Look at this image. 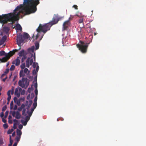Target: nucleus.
<instances>
[{"label": "nucleus", "mask_w": 146, "mask_h": 146, "mask_svg": "<svg viewBox=\"0 0 146 146\" xmlns=\"http://www.w3.org/2000/svg\"><path fill=\"white\" fill-rule=\"evenodd\" d=\"M35 95L36 96H37L38 94V90L37 89H35Z\"/></svg>", "instance_id": "nucleus-47"}, {"label": "nucleus", "mask_w": 146, "mask_h": 146, "mask_svg": "<svg viewBox=\"0 0 146 146\" xmlns=\"http://www.w3.org/2000/svg\"><path fill=\"white\" fill-rule=\"evenodd\" d=\"M36 71L35 69H34L33 71V74L34 75H35L36 74H37V72H36Z\"/></svg>", "instance_id": "nucleus-35"}, {"label": "nucleus", "mask_w": 146, "mask_h": 146, "mask_svg": "<svg viewBox=\"0 0 146 146\" xmlns=\"http://www.w3.org/2000/svg\"><path fill=\"white\" fill-rule=\"evenodd\" d=\"M28 102H29V104H28V105L31 106V105H32V103H33L32 101V100H30Z\"/></svg>", "instance_id": "nucleus-42"}, {"label": "nucleus", "mask_w": 146, "mask_h": 146, "mask_svg": "<svg viewBox=\"0 0 146 146\" xmlns=\"http://www.w3.org/2000/svg\"><path fill=\"white\" fill-rule=\"evenodd\" d=\"M37 96H36L34 100V102H36V101L37 100Z\"/></svg>", "instance_id": "nucleus-51"}, {"label": "nucleus", "mask_w": 146, "mask_h": 146, "mask_svg": "<svg viewBox=\"0 0 146 146\" xmlns=\"http://www.w3.org/2000/svg\"><path fill=\"white\" fill-rule=\"evenodd\" d=\"M2 121L4 123H6V120L3 118H2Z\"/></svg>", "instance_id": "nucleus-54"}, {"label": "nucleus", "mask_w": 146, "mask_h": 146, "mask_svg": "<svg viewBox=\"0 0 146 146\" xmlns=\"http://www.w3.org/2000/svg\"><path fill=\"white\" fill-rule=\"evenodd\" d=\"M0 117H3V116H4V113L3 112H2L1 113V114H0Z\"/></svg>", "instance_id": "nucleus-53"}, {"label": "nucleus", "mask_w": 146, "mask_h": 146, "mask_svg": "<svg viewBox=\"0 0 146 146\" xmlns=\"http://www.w3.org/2000/svg\"><path fill=\"white\" fill-rule=\"evenodd\" d=\"M28 72V73H29V71L28 69L27 68H25L24 70V73H27V72Z\"/></svg>", "instance_id": "nucleus-37"}, {"label": "nucleus", "mask_w": 146, "mask_h": 146, "mask_svg": "<svg viewBox=\"0 0 146 146\" xmlns=\"http://www.w3.org/2000/svg\"><path fill=\"white\" fill-rule=\"evenodd\" d=\"M4 42H3L2 40H0V45H1L3 44Z\"/></svg>", "instance_id": "nucleus-59"}, {"label": "nucleus", "mask_w": 146, "mask_h": 146, "mask_svg": "<svg viewBox=\"0 0 146 146\" xmlns=\"http://www.w3.org/2000/svg\"><path fill=\"white\" fill-rule=\"evenodd\" d=\"M35 108H32L31 109V112H33V111H34V109Z\"/></svg>", "instance_id": "nucleus-62"}, {"label": "nucleus", "mask_w": 146, "mask_h": 146, "mask_svg": "<svg viewBox=\"0 0 146 146\" xmlns=\"http://www.w3.org/2000/svg\"><path fill=\"white\" fill-rule=\"evenodd\" d=\"M23 126L21 124L19 125V128L20 129H21L23 128Z\"/></svg>", "instance_id": "nucleus-52"}, {"label": "nucleus", "mask_w": 146, "mask_h": 146, "mask_svg": "<svg viewBox=\"0 0 146 146\" xmlns=\"http://www.w3.org/2000/svg\"><path fill=\"white\" fill-rule=\"evenodd\" d=\"M39 69V67L38 65H37L36 67V69L35 70L36 71L38 72V70Z\"/></svg>", "instance_id": "nucleus-56"}, {"label": "nucleus", "mask_w": 146, "mask_h": 146, "mask_svg": "<svg viewBox=\"0 0 146 146\" xmlns=\"http://www.w3.org/2000/svg\"><path fill=\"white\" fill-rule=\"evenodd\" d=\"M27 57L26 56V55H24L23 56V57L21 59V62H23L26 59Z\"/></svg>", "instance_id": "nucleus-27"}, {"label": "nucleus", "mask_w": 146, "mask_h": 146, "mask_svg": "<svg viewBox=\"0 0 146 146\" xmlns=\"http://www.w3.org/2000/svg\"><path fill=\"white\" fill-rule=\"evenodd\" d=\"M4 31L6 33H8L9 30V27H4L3 28Z\"/></svg>", "instance_id": "nucleus-19"}, {"label": "nucleus", "mask_w": 146, "mask_h": 146, "mask_svg": "<svg viewBox=\"0 0 146 146\" xmlns=\"http://www.w3.org/2000/svg\"><path fill=\"white\" fill-rule=\"evenodd\" d=\"M29 119L30 117L29 116H27L25 118V120L27 121L28 120V121L29 120Z\"/></svg>", "instance_id": "nucleus-49"}, {"label": "nucleus", "mask_w": 146, "mask_h": 146, "mask_svg": "<svg viewBox=\"0 0 146 146\" xmlns=\"http://www.w3.org/2000/svg\"><path fill=\"white\" fill-rule=\"evenodd\" d=\"M33 56V54H31L30 57H29L27 59L26 61V67L29 68L30 65H31L32 64L33 62V59L32 58Z\"/></svg>", "instance_id": "nucleus-7"}, {"label": "nucleus", "mask_w": 146, "mask_h": 146, "mask_svg": "<svg viewBox=\"0 0 146 146\" xmlns=\"http://www.w3.org/2000/svg\"><path fill=\"white\" fill-rule=\"evenodd\" d=\"M15 94L17 97H19L20 95V93L19 92L18 89L16 88L15 91Z\"/></svg>", "instance_id": "nucleus-13"}, {"label": "nucleus", "mask_w": 146, "mask_h": 146, "mask_svg": "<svg viewBox=\"0 0 146 146\" xmlns=\"http://www.w3.org/2000/svg\"><path fill=\"white\" fill-rule=\"evenodd\" d=\"M17 142H15L13 144V146H17Z\"/></svg>", "instance_id": "nucleus-64"}, {"label": "nucleus", "mask_w": 146, "mask_h": 146, "mask_svg": "<svg viewBox=\"0 0 146 146\" xmlns=\"http://www.w3.org/2000/svg\"><path fill=\"white\" fill-rule=\"evenodd\" d=\"M3 143H4V142L3 141V139L2 138H0V145H2Z\"/></svg>", "instance_id": "nucleus-40"}, {"label": "nucleus", "mask_w": 146, "mask_h": 146, "mask_svg": "<svg viewBox=\"0 0 146 146\" xmlns=\"http://www.w3.org/2000/svg\"><path fill=\"white\" fill-rule=\"evenodd\" d=\"M8 111H6L5 113V117L6 118L7 117V116L8 115Z\"/></svg>", "instance_id": "nucleus-45"}, {"label": "nucleus", "mask_w": 146, "mask_h": 146, "mask_svg": "<svg viewBox=\"0 0 146 146\" xmlns=\"http://www.w3.org/2000/svg\"><path fill=\"white\" fill-rule=\"evenodd\" d=\"M24 40L23 35L21 34H19L18 35L17 38V44L20 46L19 49L17 50H18L21 49L20 45L24 41Z\"/></svg>", "instance_id": "nucleus-5"}, {"label": "nucleus", "mask_w": 146, "mask_h": 146, "mask_svg": "<svg viewBox=\"0 0 146 146\" xmlns=\"http://www.w3.org/2000/svg\"><path fill=\"white\" fill-rule=\"evenodd\" d=\"M15 68V66L14 65H12L10 68V70L12 71Z\"/></svg>", "instance_id": "nucleus-30"}, {"label": "nucleus", "mask_w": 146, "mask_h": 146, "mask_svg": "<svg viewBox=\"0 0 146 146\" xmlns=\"http://www.w3.org/2000/svg\"><path fill=\"white\" fill-rule=\"evenodd\" d=\"M20 63V60L19 59V57H18L16 59L12 62V64H15L16 66L19 65Z\"/></svg>", "instance_id": "nucleus-10"}, {"label": "nucleus", "mask_w": 146, "mask_h": 146, "mask_svg": "<svg viewBox=\"0 0 146 146\" xmlns=\"http://www.w3.org/2000/svg\"><path fill=\"white\" fill-rule=\"evenodd\" d=\"M7 109V106L5 105L3 106L2 108V111H5Z\"/></svg>", "instance_id": "nucleus-33"}, {"label": "nucleus", "mask_w": 146, "mask_h": 146, "mask_svg": "<svg viewBox=\"0 0 146 146\" xmlns=\"http://www.w3.org/2000/svg\"><path fill=\"white\" fill-rule=\"evenodd\" d=\"M17 125V124H16V123H14L13 126V128L14 129H15L16 128Z\"/></svg>", "instance_id": "nucleus-46"}, {"label": "nucleus", "mask_w": 146, "mask_h": 146, "mask_svg": "<svg viewBox=\"0 0 146 146\" xmlns=\"http://www.w3.org/2000/svg\"><path fill=\"white\" fill-rule=\"evenodd\" d=\"M13 143V141H10L9 144L8 146H11Z\"/></svg>", "instance_id": "nucleus-43"}, {"label": "nucleus", "mask_w": 146, "mask_h": 146, "mask_svg": "<svg viewBox=\"0 0 146 146\" xmlns=\"http://www.w3.org/2000/svg\"><path fill=\"white\" fill-rule=\"evenodd\" d=\"M40 32H41V31H40ZM41 32H42V31H41ZM38 32V33L37 34V35H36V38H35L36 40L38 38V37L39 36V33L40 32V31L39 32Z\"/></svg>", "instance_id": "nucleus-44"}, {"label": "nucleus", "mask_w": 146, "mask_h": 146, "mask_svg": "<svg viewBox=\"0 0 146 146\" xmlns=\"http://www.w3.org/2000/svg\"><path fill=\"white\" fill-rule=\"evenodd\" d=\"M12 115L13 117H15L17 119H20L21 117V115L18 111H13L12 113Z\"/></svg>", "instance_id": "nucleus-9"}, {"label": "nucleus", "mask_w": 146, "mask_h": 146, "mask_svg": "<svg viewBox=\"0 0 146 146\" xmlns=\"http://www.w3.org/2000/svg\"><path fill=\"white\" fill-rule=\"evenodd\" d=\"M23 83L25 82L26 83L27 82V78H23L21 81Z\"/></svg>", "instance_id": "nucleus-28"}, {"label": "nucleus", "mask_w": 146, "mask_h": 146, "mask_svg": "<svg viewBox=\"0 0 146 146\" xmlns=\"http://www.w3.org/2000/svg\"><path fill=\"white\" fill-rule=\"evenodd\" d=\"M31 88H29L28 89V92L29 93H30L31 91Z\"/></svg>", "instance_id": "nucleus-55"}, {"label": "nucleus", "mask_w": 146, "mask_h": 146, "mask_svg": "<svg viewBox=\"0 0 146 146\" xmlns=\"http://www.w3.org/2000/svg\"><path fill=\"white\" fill-rule=\"evenodd\" d=\"M31 95L32 98H33L35 96L34 94L33 93H32L31 94Z\"/></svg>", "instance_id": "nucleus-63"}, {"label": "nucleus", "mask_w": 146, "mask_h": 146, "mask_svg": "<svg viewBox=\"0 0 146 146\" xmlns=\"http://www.w3.org/2000/svg\"><path fill=\"white\" fill-rule=\"evenodd\" d=\"M19 55L21 57L22 56H23L24 55H26V53L25 52L24 50H23L21 51L19 53Z\"/></svg>", "instance_id": "nucleus-11"}, {"label": "nucleus", "mask_w": 146, "mask_h": 146, "mask_svg": "<svg viewBox=\"0 0 146 146\" xmlns=\"http://www.w3.org/2000/svg\"><path fill=\"white\" fill-rule=\"evenodd\" d=\"M20 76V77H23L25 75L23 73V70H21L19 74Z\"/></svg>", "instance_id": "nucleus-20"}, {"label": "nucleus", "mask_w": 146, "mask_h": 146, "mask_svg": "<svg viewBox=\"0 0 146 146\" xmlns=\"http://www.w3.org/2000/svg\"><path fill=\"white\" fill-rule=\"evenodd\" d=\"M19 86H21L22 88H24L25 87V84L24 83H23L21 80H19L18 82Z\"/></svg>", "instance_id": "nucleus-15"}, {"label": "nucleus", "mask_w": 146, "mask_h": 146, "mask_svg": "<svg viewBox=\"0 0 146 146\" xmlns=\"http://www.w3.org/2000/svg\"><path fill=\"white\" fill-rule=\"evenodd\" d=\"M14 87L13 86L12 87L11 90H9L7 92V95L8 97L7 98V100L9 102L11 98V96L10 95L11 93V94H13L14 93Z\"/></svg>", "instance_id": "nucleus-8"}, {"label": "nucleus", "mask_w": 146, "mask_h": 146, "mask_svg": "<svg viewBox=\"0 0 146 146\" xmlns=\"http://www.w3.org/2000/svg\"><path fill=\"white\" fill-rule=\"evenodd\" d=\"M8 123L9 124H11L12 123V121L11 120L9 119L8 120Z\"/></svg>", "instance_id": "nucleus-57"}, {"label": "nucleus", "mask_w": 146, "mask_h": 146, "mask_svg": "<svg viewBox=\"0 0 146 146\" xmlns=\"http://www.w3.org/2000/svg\"><path fill=\"white\" fill-rule=\"evenodd\" d=\"M71 19V18L70 17L68 20L65 21L63 24V27L62 31H63L65 30H67L68 27L70 26V20Z\"/></svg>", "instance_id": "nucleus-6"}, {"label": "nucleus", "mask_w": 146, "mask_h": 146, "mask_svg": "<svg viewBox=\"0 0 146 146\" xmlns=\"http://www.w3.org/2000/svg\"><path fill=\"white\" fill-rule=\"evenodd\" d=\"M13 129H9L8 130L7 132V134H11L12 132L13 131Z\"/></svg>", "instance_id": "nucleus-25"}, {"label": "nucleus", "mask_w": 146, "mask_h": 146, "mask_svg": "<svg viewBox=\"0 0 146 146\" xmlns=\"http://www.w3.org/2000/svg\"><path fill=\"white\" fill-rule=\"evenodd\" d=\"M35 49L37 50L39 48V42H36L35 43Z\"/></svg>", "instance_id": "nucleus-18"}, {"label": "nucleus", "mask_w": 146, "mask_h": 146, "mask_svg": "<svg viewBox=\"0 0 146 146\" xmlns=\"http://www.w3.org/2000/svg\"><path fill=\"white\" fill-rule=\"evenodd\" d=\"M73 7H74L75 8V9H78V6H77V5H74Z\"/></svg>", "instance_id": "nucleus-58"}, {"label": "nucleus", "mask_w": 146, "mask_h": 146, "mask_svg": "<svg viewBox=\"0 0 146 146\" xmlns=\"http://www.w3.org/2000/svg\"><path fill=\"white\" fill-rule=\"evenodd\" d=\"M9 71V70L8 69H7L5 72V73L6 74L8 73Z\"/></svg>", "instance_id": "nucleus-60"}, {"label": "nucleus", "mask_w": 146, "mask_h": 146, "mask_svg": "<svg viewBox=\"0 0 146 146\" xmlns=\"http://www.w3.org/2000/svg\"><path fill=\"white\" fill-rule=\"evenodd\" d=\"M27 113L30 116H31L32 114V113L33 112H31L30 111H27Z\"/></svg>", "instance_id": "nucleus-41"}, {"label": "nucleus", "mask_w": 146, "mask_h": 146, "mask_svg": "<svg viewBox=\"0 0 146 146\" xmlns=\"http://www.w3.org/2000/svg\"><path fill=\"white\" fill-rule=\"evenodd\" d=\"M39 3V0H24L23 4H20L15 8L13 13L0 15V23L5 24L8 22L14 23L21 14H29L35 12L36 6Z\"/></svg>", "instance_id": "nucleus-1"}, {"label": "nucleus", "mask_w": 146, "mask_h": 146, "mask_svg": "<svg viewBox=\"0 0 146 146\" xmlns=\"http://www.w3.org/2000/svg\"><path fill=\"white\" fill-rule=\"evenodd\" d=\"M13 121L14 123H16V124H18L19 123L18 120L16 119H14L13 120Z\"/></svg>", "instance_id": "nucleus-39"}, {"label": "nucleus", "mask_w": 146, "mask_h": 146, "mask_svg": "<svg viewBox=\"0 0 146 146\" xmlns=\"http://www.w3.org/2000/svg\"><path fill=\"white\" fill-rule=\"evenodd\" d=\"M25 63H22L20 66V67L22 69L25 68Z\"/></svg>", "instance_id": "nucleus-23"}, {"label": "nucleus", "mask_w": 146, "mask_h": 146, "mask_svg": "<svg viewBox=\"0 0 146 146\" xmlns=\"http://www.w3.org/2000/svg\"><path fill=\"white\" fill-rule=\"evenodd\" d=\"M29 104V102L28 101H26L25 103V105L26 106H27V107L26 108V109L28 110H29L31 106H29L28 105Z\"/></svg>", "instance_id": "nucleus-22"}, {"label": "nucleus", "mask_w": 146, "mask_h": 146, "mask_svg": "<svg viewBox=\"0 0 146 146\" xmlns=\"http://www.w3.org/2000/svg\"><path fill=\"white\" fill-rule=\"evenodd\" d=\"M18 50L17 49H15L14 50H13L12 51H10V52L8 53L7 55H6V56L4 57H3L2 59V60L3 62H6L8 60L10 57L12 56L13 54H14L15 53L17 52Z\"/></svg>", "instance_id": "nucleus-4"}, {"label": "nucleus", "mask_w": 146, "mask_h": 146, "mask_svg": "<svg viewBox=\"0 0 146 146\" xmlns=\"http://www.w3.org/2000/svg\"><path fill=\"white\" fill-rule=\"evenodd\" d=\"M22 108H21V107H19V108H18V111H21V110H22Z\"/></svg>", "instance_id": "nucleus-61"}, {"label": "nucleus", "mask_w": 146, "mask_h": 146, "mask_svg": "<svg viewBox=\"0 0 146 146\" xmlns=\"http://www.w3.org/2000/svg\"><path fill=\"white\" fill-rule=\"evenodd\" d=\"M83 20L82 18L78 20V22L79 23H83Z\"/></svg>", "instance_id": "nucleus-36"}, {"label": "nucleus", "mask_w": 146, "mask_h": 146, "mask_svg": "<svg viewBox=\"0 0 146 146\" xmlns=\"http://www.w3.org/2000/svg\"><path fill=\"white\" fill-rule=\"evenodd\" d=\"M5 53L4 51H1L0 52V56H2L5 55Z\"/></svg>", "instance_id": "nucleus-29"}, {"label": "nucleus", "mask_w": 146, "mask_h": 146, "mask_svg": "<svg viewBox=\"0 0 146 146\" xmlns=\"http://www.w3.org/2000/svg\"><path fill=\"white\" fill-rule=\"evenodd\" d=\"M8 125L7 123L4 124L3 125V127L5 129H7L8 127Z\"/></svg>", "instance_id": "nucleus-34"}, {"label": "nucleus", "mask_w": 146, "mask_h": 146, "mask_svg": "<svg viewBox=\"0 0 146 146\" xmlns=\"http://www.w3.org/2000/svg\"><path fill=\"white\" fill-rule=\"evenodd\" d=\"M59 21V19H56L55 18H53L52 21L48 23H46L43 25H42L41 24H40L38 28L36 29V31L38 32L41 31L44 34L50 29V27L53 25L57 23Z\"/></svg>", "instance_id": "nucleus-2"}, {"label": "nucleus", "mask_w": 146, "mask_h": 146, "mask_svg": "<svg viewBox=\"0 0 146 146\" xmlns=\"http://www.w3.org/2000/svg\"><path fill=\"white\" fill-rule=\"evenodd\" d=\"M22 35L24 40L28 39L29 37V35L27 33H24Z\"/></svg>", "instance_id": "nucleus-14"}, {"label": "nucleus", "mask_w": 146, "mask_h": 146, "mask_svg": "<svg viewBox=\"0 0 146 146\" xmlns=\"http://www.w3.org/2000/svg\"><path fill=\"white\" fill-rule=\"evenodd\" d=\"M36 65H38L37 63H35V62L33 63V68H35Z\"/></svg>", "instance_id": "nucleus-31"}, {"label": "nucleus", "mask_w": 146, "mask_h": 146, "mask_svg": "<svg viewBox=\"0 0 146 146\" xmlns=\"http://www.w3.org/2000/svg\"><path fill=\"white\" fill-rule=\"evenodd\" d=\"M7 37L6 36H4L3 37L2 39H1L2 40L5 42L7 39Z\"/></svg>", "instance_id": "nucleus-24"}, {"label": "nucleus", "mask_w": 146, "mask_h": 146, "mask_svg": "<svg viewBox=\"0 0 146 146\" xmlns=\"http://www.w3.org/2000/svg\"><path fill=\"white\" fill-rule=\"evenodd\" d=\"M13 101H11L10 103V109H12L13 107Z\"/></svg>", "instance_id": "nucleus-32"}, {"label": "nucleus", "mask_w": 146, "mask_h": 146, "mask_svg": "<svg viewBox=\"0 0 146 146\" xmlns=\"http://www.w3.org/2000/svg\"><path fill=\"white\" fill-rule=\"evenodd\" d=\"M80 44H76V46L79 50L83 53H85L86 52L88 47L90 43H85L84 42L80 41Z\"/></svg>", "instance_id": "nucleus-3"}, {"label": "nucleus", "mask_w": 146, "mask_h": 146, "mask_svg": "<svg viewBox=\"0 0 146 146\" xmlns=\"http://www.w3.org/2000/svg\"><path fill=\"white\" fill-rule=\"evenodd\" d=\"M25 104H23L21 105V106L20 107L22 108L23 109L25 107Z\"/></svg>", "instance_id": "nucleus-50"}, {"label": "nucleus", "mask_w": 146, "mask_h": 146, "mask_svg": "<svg viewBox=\"0 0 146 146\" xmlns=\"http://www.w3.org/2000/svg\"><path fill=\"white\" fill-rule=\"evenodd\" d=\"M17 136L21 137L22 134V132L20 130L17 129Z\"/></svg>", "instance_id": "nucleus-17"}, {"label": "nucleus", "mask_w": 146, "mask_h": 146, "mask_svg": "<svg viewBox=\"0 0 146 146\" xmlns=\"http://www.w3.org/2000/svg\"><path fill=\"white\" fill-rule=\"evenodd\" d=\"M28 121V120L27 121H26L25 120V121H24L23 120H21V122L22 123V124H23L24 125H26Z\"/></svg>", "instance_id": "nucleus-21"}, {"label": "nucleus", "mask_w": 146, "mask_h": 146, "mask_svg": "<svg viewBox=\"0 0 146 146\" xmlns=\"http://www.w3.org/2000/svg\"><path fill=\"white\" fill-rule=\"evenodd\" d=\"M21 138V137L17 136L15 138V140L17 141V143L19 141Z\"/></svg>", "instance_id": "nucleus-26"}, {"label": "nucleus", "mask_w": 146, "mask_h": 146, "mask_svg": "<svg viewBox=\"0 0 146 146\" xmlns=\"http://www.w3.org/2000/svg\"><path fill=\"white\" fill-rule=\"evenodd\" d=\"M37 103L36 102H34L33 104V108H35L37 106Z\"/></svg>", "instance_id": "nucleus-38"}, {"label": "nucleus", "mask_w": 146, "mask_h": 146, "mask_svg": "<svg viewBox=\"0 0 146 146\" xmlns=\"http://www.w3.org/2000/svg\"><path fill=\"white\" fill-rule=\"evenodd\" d=\"M35 49V46H32L31 48L28 49V51L29 52L33 53L34 52Z\"/></svg>", "instance_id": "nucleus-16"}, {"label": "nucleus", "mask_w": 146, "mask_h": 146, "mask_svg": "<svg viewBox=\"0 0 146 146\" xmlns=\"http://www.w3.org/2000/svg\"><path fill=\"white\" fill-rule=\"evenodd\" d=\"M15 29L17 30L21 31L22 28L21 27L19 24H17L16 25Z\"/></svg>", "instance_id": "nucleus-12"}, {"label": "nucleus", "mask_w": 146, "mask_h": 146, "mask_svg": "<svg viewBox=\"0 0 146 146\" xmlns=\"http://www.w3.org/2000/svg\"><path fill=\"white\" fill-rule=\"evenodd\" d=\"M25 112H26V109L25 108H24L23 110L22 114L23 115H24L25 114Z\"/></svg>", "instance_id": "nucleus-48"}]
</instances>
